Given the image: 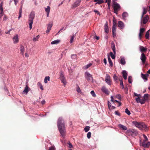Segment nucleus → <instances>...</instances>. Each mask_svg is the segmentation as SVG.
<instances>
[{
  "label": "nucleus",
  "instance_id": "63",
  "mask_svg": "<svg viewBox=\"0 0 150 150\" xmlns=\"http://www.w3.org/2000/svg\"><path fill=\"white\" fill-rule=\"evenodd\" d=\"M22 13V9L20 8L19 11V13L21 14Z\"/></svg>",
  "mask_w": 150,
  "mask_h": 150
},
{
  "label": "nucleus",
  "instance_id": "43",
  "mask_svg": "<svg viewBox=\"0 0 150 150\" xmlns=\"http://www.w3.org/2000/svg\"><path fill=\"white\" fill-rule=\"evenodd\" d=\"M115 98L118 99L119 100H121V96L120 94H117Z\"/></svg>",
  "mask_w": 150,
  "mask_h": 150
},
{
  "label": "nucleus",
  "instance_id": "15",
  "mask_svg": "<svg viewBox=\"0 0 150 150\" xmlns=\"http://www.w3.org/2000/svg\"><path fill=\"white\" fill-rule=\"evenodd\" d=\"M118 26L121 29H123L124 28V23L121 21H119L118 22Z\"/></svg>",
  "mask_w": 150,
  "mask_h": 150
},
{
  "label": "nucleus",
  "instance_id": "44",
  "mask_svg": "<svg viewBox=\"0 0 150 150\" xmlns=\"http://www.w3.org/2000/svg\"><path fill=\"white\" fill-rule=\"evenodd\" d=\"M125 112L126 113L129 115H130L131 114L130 111L128 110L127 108H126L125 109Z\"/></svg>",
  "mask_w": 150,
  "mask_h": 150
},
{
  "label": "nucleus",
  "instance_id": "55",
  "mask_svg": "<svg viewBox=\"0 0 150 150\" xmlns=\"http://www.w3.org/2000/svg\"><path fill=\"white\" fill-rule=\"evenodd\" d=\"M77 92L79 93H81V90L80 89V88L78 87L77 88Z\"/></svg>",
  "mask_w": 150,
  "mask_h": 150
},
{
  "label": "nucleus",
  "instance_id": "51",
  "mask_svg": "<svg viewBox=\"0 0 150 150\" xmlns=\"http://www.w3.org/2000/svg\"><path fill=\"white\" fill-rule=\"evenodd\" d=\"M55 149L54 146H52L50 147L49 150H55Z\"/></svg>",
  "mask_w": 150,
  "mask_h": 150
},
{
  "label": "nucleus",
  "instance_id": "64",
  "mask_svg": "<svg viewBox=\"0 0 150 150\" xmlns=\"http://www.w3.org/2000/svg\"><path fill=\"white\" fill-rule=\"evenodd\" d=\"M108 3V6H110V2H107Z\"/></svg>",
  "mask_w": 150,
  "mask_h": 150
},
{
  "label": "nucleus",
  "instance_id": "54",
  "mask_svg": "<svg viewBox=\"0 0 150 150\" xmlns=\"http://www.w3.org/2000/svg\"><path fill=\"white\" fill-rule=\"evenodd\" d=\"M33 24V22H30V23H29V26H30L29 27H30V30H31L32 28Z\"/></svg>",
  "mask_w": 150,
  "mask_h": 150
},
{
  "label": "nucleus",
  "instance_id": "37",
  "mask_svg": "<svg viewBox=\"0 0 150 150\" xmlns=\"http://www.w3.org/2000/svg\"><path fill=\"white\" fill-rule=\"evenodd\" d=\"M111 101L113 102V103H114L115 102H116L117 103H118L120 102L116 100H114L113 96H111Z\"/></svg>",
  "mask_w": 150,
  "mask_h": 150
},
{
  "label": "nucleus",
  "instance_id": "26",
  "mask_svg": "<svg viewBox=\"0 0 150 150\" xmlns=\"http://www.w3.org/2000/svg\"><path fill=\"white\" fill-rule=\"evenodd\" d=\"M20 49V50L21 53H22V55H23L25 52L24 47L23 46L21 45V46Z\"/></svg>",
  "mask_w": 150,
  "mask_h": 150
},
{
  "label": "nucleus",
  "instance_id": "10",
  "mask_svg": "<svg viewBox=\"0 0 150 150\" xmlns=\"http://www.w3.org/2000/svg\"><path fill=\"white\" fill-rule=\"evenodd\" d=\"M35 14L34 12L33 11L31 12L29 17V21L33 22V21L35 18Z\"/></svg>",
  "mask_w": 150,
  "mask_h": 150
},
{
  "label": "nucleus",
  "instance_id": "56",
  "mask_svg": "<svg viewBox=\"0 0 150 150\" xmlns=\"http://www.w3.org/2000/svg\"><path fill=\"white\" fill-rule=\"evenodd\" d=\"M71 57L72 58L75 59L76 57V55L74 54H72Z\"/></svg>",
  "mask_w": 150,
  "mask_h": 150
},
{
  "label": "nucleus",
  "instance_id": "33",
  "mask_svg": "<svg viewBox=\"0 0 150 150\" xmlns=\"http://www.w3.org/2000/svg\"><path fill=\"white\" fill-rule=\"evenodd\" d=\"M108 61L109 63L110 66L111 67H112L113 66L112 62V60H111V59L110 57L109 56H108Z\"/></svg>",
  "mask_w": 150,
  "mask_h": 150
},
{
  "label": "nucleus",
  "instance_id": "46",
  "mask_svg": "<svg viewBox=\"0 0 150 150\" xmlns=\"http://www.w3.org/2000/svg\"><path fill=\"white\" fill-rule=\"evenodd\" d=\"M92 64L91 63H90L89 64H87V65H86L85 67V69H87L89 67H90L91 66V65H92Z\"/></svg>",
  "mask_w": 150,
  "mask_h": 150
},
{
  "label": "nucleus",
  "instance_id": "6",
  "mask_svg": "<svg viewBox=\"0 0 150 150\" xmlns=\"http://www.w3.org/2000/svg\"><path fill=\"white\" fill-rule=\"evenodd\" d=\"M143 137L144 138V140L143 142L142 143V146L144 147L147 148L149 147L150 145V142H147L146 144H145V143L148 140V138L144 134L143 135Z\"/></svg>",
  "mask_w": 150,
  "mask_h": 150
},
{
  "label": "nucleus",
  "instance_id": "52",
  "mask_svg": "<svg viewBox=\"0 0 150 150\" xmlns=\"http://www.w3.org/2000/svg\"><path fill=\"white\" fill-rule=\"evenodd\" d=\"M68 147L70 148H73V146H72V144H71V143H70V142H69L68 143Z\"/></svg>",
  "mask_w": 150,
  "mask_h": 150
},
{
  "label": "nucleus",
  "instance_id": "60",
  "mask_svg": "<svg viewBox=\"0 0 150 150\" xmlns=\"http://www.w3.org/2000/svg\"><path fill=\"white\" fill-rule=\"evenodd\" d=\"M115 114L116 115H120V113L119 112H118L117 111H115Z\"/></svg>",
  "mask_w": 150,
  "mask_h": 150
},
{
  "label": "nucleus",
  "instance_id": "61",
  "mask_svg": "<svg viewBox=\"0 0 150 150\" xmlns=\"http://www.w3.org/2000/svg\"><path fill=\"white\" fill-rule=\"evenodd\" d=\"M103 62H104L105 63V65L106 64V63H107V61H106V59L105 58H104L103 59Z\"/></svg>",
  "mask_w": 150,
  "mask_h": 150
},
{
  "label": "nucleus",
  "instance_id": "14",
  "mask_svg": "<svg viewBox=\"0 0 150 150\" xmlns=\"http://www.w3.org/2000/svg\"><path fill=\"white\" fill-rule=\"evenodd\" d=\"M60 79L62 83H63L64 85L66 83V81L65 78L64 77L63 75L61 74L60 76Z\"/></svg>",
  "mask_w": 150,
  "mask_h": 150
},
{
  "label": "nucleus",
  "instance_id": "13",
  "mask_svg": "<svg viewBox=\"0 0 150 150\" xmlns=\"http://www.w3.org/2000/svg\"><path fill=\"white\" fill-rule=\"evenodd\" d=\"M101 90L103 93L105 94H109L110 92L108 90L105 86H103Z\"/></svg>",
  "mask_w": 150,
  "mask_h": 150
},
{
  "label": "nucleus",
  "instance_id": "9",
  "mask_svg": "<svg viewBox=\"0 0 150 150\" xmlns=\"http://www.w3.org/2000/svg\"><path fill=\"white\" fill-rule=\"evenodd\" d=\"M147 58L144 53H142L141 55L140 59L143 64H146V60Z\"/></svg>",
  "mask_w": 150,
  "mask_h": 150
},
{
  "label": "nucleus",
  "instance_id": "39",
  "mask_svg": "<svg viewBox=\"0 0 150 150\" xmlns=\"http://www.w3.org/2000/svg\"><path fill=\"white\" fill-rule=\"evenodd\" d=\"M50 8L49 6L47 7V8H45V11L46 12H50Z\"/></svg>",
  "mask_w": 150,
  "mask_h": 150
},
{
  "label": "nucleus",
  "instance_id": "22",
  "mask_svg": "<svg viewBox=\"0 0 150 150\" xmlns=\"http://www.w3.org/2000/svg\"><path fill=\"white\" fill-rule=\"evenodd\" d=\"M149 19V17L148 15H146L145 17L143 18V23L144 24H145L148 21Z\"/></svg>",
  "mask_w": 150,
  "mask_h": 150
},
{
  "label": "nucleus",
  "instance_id": "38",
  "mask_svg": "<svg viewBox=\"0 0 150 150\" xmlns=\"http://www.w3.org/2000/svg\"><path fill=\"white\" fill-rule=\"evenodd\" d=\"M149 31H150V30H149L146 32V35H145V37L146 39H148L149 38Z\"/></svg>",
  "mask_w": 150,
  "mask_h": 150
},
{
  "label": "nucleus",
  "instance_id": "11",
  "mask_svg": "<svg viewBox=\"0 0 150 150\" xmlns=\"http://www.w3.org/2000/svg\"><path fill=\"white\" fill-rule=\"evenodd\" d=\"M105 81L108 85H111L110 77V76L108 74H106Z\"/></svg>",
  "mask_w": 150,
  "mask_h": 150
},
{
  "label": "nucleus",
  "instance_id": "36",
  "mask_svg": "<svg viewBox=\"0 0 150 150\" xmlns=\"http://www.w3.org/2000/svg\"><path fill=\"white\" fill-rule=\"evenodd\" d=\"M38 86L42 90H43V86H42V84L40 82H39L38 83Z\"/></svg>",
  "mask_w": 150,
  "mask_h": 150
},
{
  "label": "nucleus",
  "instance_id": "29",
  "mask_svg": "<svg viewBox=\"0 0 150 150\" xmlns=\"http://www.w3.org/2000/svg\"><path fill=\"white\" fill-rule=\"evenodd\" d=\"M128 14L127 12H124L122 14V16L123 19L125 20L126 18L128 16Z\"/></svg>",
  "mask_w": 150,
  "mask_h": 150
},
{
  "label": "nucleus",
  "instance_id": "45",
  "mask_svg": "<svg viewBox=\"0 0 150 150\" xmlns=\"http://www.w3.org/2000/svg\"><path fill=\"white\" fill-rule=\"evenodd\" d=\"M110 55L112 59H114L115 58V56L114 55L112 52H111L110 53Z\"/></svg>",
  "mask_w": 150,
  "mask_h": 150
},
{
  "label": "nucleus",
  "instance_id": "5",
  "mask_svg": "<svg viewBox=\"0 0 150 150\" xmlns=\"http://www.w3.org/2000/svg\"><path fill=\"white\" fill-rule=\"evenodd\" d=\"M137 132L135 129H130L127 130L126 132L127 135L129 136H133L135 135Z\"/></svg>",
  "mask_w": 150,
  "mask_h": 150
},
{
  "label": "nucleus",
  "instance_id": "23",
  "mask_svg": "<svg viewBox=\"0 0 150 150\" xmlns=\"http://www.w3.org/2000/svg\"><path fill=\"white\" fill-rule=\"evenodd\" d=\"M30 88L28 87L27 85H26L24 89V90L23 91V92L24 93H26L27 94V93H28L29 91H30Z\"/></svg>",
  "mask_w": 150,
  "mask_h": 150
},
{
  "label": "nucleus",
  "instance_id": "35",
  "mask_svg": "<svg viewBox=\"0 0 150 150\" xmlns=\"http://www.w3.org/2000/svg\"><path fill=\"white\" fill-rule=\"evenodd\" d=\"M50 79V77L49 76H46L44 79V82L45 83H47V80L49 81Z\"/></svg>",
  "mask_w": 150,
  "mask_h": 150
},
{
  "label": "nucleus",
  "instance_id": "4",
  "mask_svg": "<svg viewBox=\"0 0 150 150\" xmlns=\"http://www.w3.org/2000/svg\"><path fill=\"white\" fill-rule=\"evenodd\" d=\"M112 6L113 8L114 12L115 13L117 14L118 11L120 9V6L118 3H115L112 4Z\"/></svg>",
  "mask_w": 150,
  "mask_h": 150
},
{
  "label": "nucleus",
  "instance_id": "47",
  "mask_svg": "<svg viewBox=\"0 0 150 150\" xmlns=\"http://www.w3.org/2000/svg\"><path fill=\"white\" fill-rule=\"evenodd\" d=\"M91 133L90 132H88L87 135V137L88 139H90L91 137Z\"/></svg>",
  "mask_w": 150,
  "mask_h": 150
},
{
  "label": "nucleus",
  "instance_id": "8",
  "mask_svg": "<svg viewBox=\"0 0 150 150\" xmlns=\"http://www.w3.org/2000/svg\"><path fill=\"white\" fill-rule=\"evenodd\" d=\"M85 75V78L88 81H92L93 80V77L92 76V75L88 72H86Z\"/></svg>",
  "mask_w": 150,
  "mask_h": 150
},
{
  "label": "nucleus",
  "instance_id": "31",
  "mask_svg": "<svg viewBox=\"0 0 150 150\" xmlns=\"http://www.w3.org/2000/svg\"><path fill=\"white\" fill-rule=\"evenodd\" d=\"M141 77L144 80H145V81H146L148 80V78L147 77L146 75L145 74H143L142 73H141Z\"/></svg>",
  "mask_w": 150,
  "mask_h": 150
},
{
  "label": "nucleus",
  "instance_id": "50",
  "mask_svg": "<svg viewBox=\"0 0 150 150\" xmlns=\"http://www.w3.org/2000/svg\"><path fill=\"white\" fill-rule=\"evenodd\" d=\"M7 18H8L7 16L6 15H4L3 20L4 21H6L7 20Z\"/></svg>",
  "mask_w": 150,
  "mask_h": 150
},
{
  "label": "nucleus",
  "instance_id": "34",
  "mask_svg": "<svg viewBox=\"0 0 150 150\" xmlns=\"http://www.w3.org/2000/svg\"><path fill=\"white\" fill-rule=\"evenodd\" d=\"M126 62L125 58L124 57L122 58L120 60V63L122 65H125Z\"/></svg>",
  "mask_w": 150,
  "mask_h": 150
},
{
  "label": "nucleus",
  "instance_id": "12",
  "mask_svg": "<svg viewBox=\"0 0 150 150\" xmlns=\"http://www.w3.org/2000/svg\"><path fill=\"white\" fill-rule=\"evenodd\" d=\"M145 31L144 28H141L140 29V32L139 34V37L140 39L142 37L143 33Z\"/></svg>",
  "mask_w": 150,
  "mask_h": 150
},
{
  "label": "nucleus",
  "instance_id": "58",
  "mask_svg": "<svg viewBox=\"0 0 150 150\" xmlns=\"http://www.w3.org/2000/svg\"><path fill=\"white\" fill-rule=\"evenodd\" d=\"M74 40V35H73V36L71 37V40L70 41V42L71 43H72L73 42Z\"/></svg>",
  "mask_w": 150,
  "mask_h": 150
},
{
  "label": "nucleus",
  "instance_id": "59",
  "mask_svg": "<svg viewBox=\"0 0 150 150\" xmlns=\"http://www.w3.org/2000/svg\"><path fill=\"white\" fill-rule=\"evenodd\" d=\"M15 3V4L16 5L18 2V0H13Z\"/></svg>",
  "mask_w": 150,
  "mask_h": 150
},
{
  "label": "nucleus",
  "instance_id": "19",
  "mask_svg": "<svg viewBox=\"0 0 150 150\" xmlns=\"http://www.w3.org/2000/svg\"><path fill=\"white\" fill-rule=\"evenodd\" d=\"M123 77L125 79H126L127 78V73L126 71L123 70L122 72Z\"/></svg>",
  "mask_w": 150,
  "mask_h": 150
},
{
  "label": "nucleus",
  "instance_id": "40",
  "mask_svg": "<svg viewBox=\"0 0 150 150\" xmlns=\"http://www.w3.org/2000/svg\"><path fill=\"white\" fill-rule=\"evenodd\" d=\"M39 37L40 36L39 35H38L35 37L33 38V40L34 42L36 41L39 39Z\"/></svg>",
  "mask_w": 150,
  "mask_h": 150
},
{
  "label": "nucleus",
  "instance_id": "24",
  "mask_svg": "<svg viewBox=\"0 0 150 150\" xmlns=\"http://www.w3.org/2000/svg\"><path fill=\"white\" fill-rule=\"evenodd\" d=\"M139 49L141 52H146L147 49L146 48H144L143 46H141L139 47Z\"/></svg>",
  "mask_w": 150,
  "mask_h": 150
},
{
  "label": "nucleus",
  "instance_id": "2",
  "mask_svg": "<svg viewBox=\"0 0 150 150\" xmlns=\"http://www.w3.org/2000/svg\"><path fill=\"white\" fill-rule=\"evenodd\" d=\"M64 121L61 117H59L57 121V126L60 134L62 137H64L66 131L65 126L63 123Z\"/></svg>",
  "mask_w": 150,
  "mask_h": 150
},
{
  "label": "nucleus",
  "instance_id": "27",
  "mask_svg": "<svg viewBox=\"0 0 150 150\" xmlns=\"http://www.w3.org/2000/svg\"><path fill=\"white\" fill-rule=\"evenodd\" d=\"M104 29L105 32L107 33H108L109 29L107 23H106L105 25Z\"/></svg>",
  "mask_w": 150,
  "mask_h": 150
},
{
  "label": "nucleus",
  "instance_id": "42",
  "mask_svg": "<svg viewBox=\"0 0 150 150\" xmlns=\"http://www.w3.org/2000/svg\"><path fill=\"white\" fill-rule=\"evenodd\" d=\"M90 128V127L89 126H86V127L84 129L85 131L86 132H88Z\"/></svg>",
  "mask_w": 150,
  "mask_h": 150
},
{
  "label": "nucleus",
  "instance_id": "28",
  "mask_svg": "<svg viewBox=\"0 0 150 150\" xmlns=\"http://www.w3.org/2000/svg\"><path fill=\"white\" fill-rule=\"evenodd\" d=\"M52 26V24H49L48 25L47 28V29L46 31V32L47 33H48L50 31Z\"/></svg>",
  "mask_w": 150,
  "mask_h": 150
},
{
  "label": "nucleus",
  "instance_id": "7",
  "mask_svg": "<svg viewBox=\"0 0 150 150\" xmlns=\"http://www.w3.org/2000/svg\"><path fill=\"white\" fill-rule=\"evenodd\" d=\"M113 26L112 27V35L113 37H115L116 36V21L113 20Z\"/></svg>",
  "mask_w": 150,
  "mask_h": 150
},
{
  "label": "nucleus",
  "instance_id": "1",
  "mask_svg": "<svg viewBox=\"0 0 150 150\" xmlns=\"http://www.w3.org/2000/svg\"><path fill=\"white\" fill-rule=\"evenodd\" d=\"M148 95L144 94L143 96H142L141 94H134L133 96L137 103L143 104L145 103L146 100L148 99Z\"/></svg>",
  "mask_w": 150,
  "mask_h": 150
},
{
  "label": "nucleus",
  "instance_id": "3",
  "mask_svg": "<svg viewBox=\"0 0 150 150\" xmlns=\"http://www.w3.org/2000/svg\"><path fill=\"white\" fill-rule=\"evenodd\" d=\"M133 123L135 126L138 127L140 130H147L148 127L144 123L138 122H133Z\"/></svg>",
  "mask_w": 150,
  "mask_h": 150
},
{
  "label": "nucleus",
  "instance_id": "49",
  "mask_svg": "<svg viewBox=\"0 0 150 150\" xmlns=\"http://www.w3.org/2000/svg\"><path fill=\"white\" fill-rule=\"evenodd\" d=\"M120 85L122 86V88H124V86H123V81H122V79H121L120 80Z\"/></svg>",
  "mask_w": 150,
  "mask_h": 150
},
{
  "label": "nucleus",
  "instance_id": "32",
  "mask_svg": "<svg viewBox=\"0 0 150 150\" xmlns=\"http://www.w3.org/2000/svg\"><path fill=\"white\" fill-rule=\"evenodd\" d=\"M60 42V40H57L53 41L51 42V44L52 45L57 44H58Z\"/></svg>",
  "mask_w": 150,
  "mask_h": 150
},
{
  "label": "nucleus",
  "instance_id": "41",
  "mask_svg": "<svg viewBox=\"0 0 150 150\" xmlns=\"http://www.w3.org/2000/svg\"><path fill=\"white\" fill-rule=\"evenodd\" d=\"M128 82L130 83H131L132 82V77L131 76H129L128 79Z\"/></svg>",
  "mask_w": 150,
  "mask_h": 150
},
{
  "label": "nucleus",
  "instance_id": "53",
  "mask_svg": "<svg viewBox=\"0 0 150 150\" xmlns=\"http://www.w3.org/2000/svg\"><path fill=\"white\" fill-rule=\"evenodd\" d=\"M93 11L95 13H97L99 15V16L100 15V13L98 11L95 10Z\"/></svg>",
  "mask_w": 150,
  "mask_h": 150
},
{
  "label": "nucleus",
  "instance_id": "48",
  "mask_svg": "<svg viewBox=\"0 0 150 150\" xmlns=\"http://www.w3.org/2000/svg\"><path fill=\"white\" fill-rule=\"evenodd\" d=\"M104 2V1L102 0H99L96 3V4H101L103 3Z\"/></svg>",
  "mask_w": 150,
  "mask_h": 150
},
{
  "label": "nucleus",
  "instance_id": "18",
  "mask_svg": "<svg viewBox=\"0 0 150 150\" xmlns=\"http://www.w3.org/2000/svg\"><path fill=\"white\" fill-rule=\"evenodd\" d=\"M13 41L14 43H16L18 42V35H16L13 38Z\"/></svg>",
  "mask_w": 150,
  "mask_h": 150
},
{
  "label": "nucleus",
  "instance_id": "17",
  "mask_svg": "<svg viewBox=\"0 0 150 150\" xmlns=\"http://www.w3.org/2000/svg\"><path fill=\"white\" fill-rule=\"evenodd\" d=\"M81 1V0H77L73 5V7L75 8L79 6Z\"/></svg>",
  "mask_w": 150,
  "mask_h": 150
},
{
  "label": "nucleus",
  "instance_id": "30",
  "mask_svg": "<svg viewBox=\"0 0 150 150\" xmlns=\"http://www.w3.org/2000/svg\"><path fill=\"white\" fill-rule=\"evenodd\" d=\"M143 11L142 14V17H141L142 18H143L144 15V14H146L147 12V8H146L145 7H143Z\"/></svg>",
  "mask_w": 150,
  "mask_h": 150
},
{
  "label": "nucleus",
  "instance_id": "20",
  "mask_svg": "<svg viewBox=\"0 0 150 150\" xmlns=\"http://www.w3.org/2000/svg\"><path fill=\"white\" fill-rule=\"evenodd\" d=\"M108 108L110 110H112L113 109H114L115 108V107L113 106H112L111 103L109 102V101L108 100Z\"/></svg>",
  "mask_w": 150,
  "mask_h": 150
},
{
  "label": "nucleus",
  "instance_id": "21",
  "mask_svg": "<svg viewBox=\"0 0 150 150\" xmlns=\"http://www.w3.org/2000/svg\"><path fill=\"white\" fill-rule=\"evenodd\" d=\"M3 3H1L0 4V11H1V12L0 13V15H1V16H3L4 15V10L3 8Z\"/></svg>",
  "mask_w": 150,
  "mask_h": 150
},
{
  "label": "nucleus",
  "instance_id": "62",
  "mask_svg": "<svg viewBox=\"0 0 150 150\" xmlns=\"http://www.w3.org/2000/svg\"><path fill=\"white\" fill-rule=\"evenodd\" d=\"M45 101L44 100H42V101H41V103L43 105L45 103Z\"/></svg>",
  "mask_w": 150,
  "mask_h": 150
},
{
  "label": "nucleus",
  "instance_id": "16",
  "mask_svg": "<svg viewBox=\"0 0 150 150\" xmlns=\"http://www.w3.org/2000/svg\"><path fill=\"white\" fill-rule=\"evenodd\" d=\"M111 47L112 49V50H113L114 54H116L115 47V43L113 41L112 42L111 44Z\"/></svg>",
  "mask_w": 150,
  "mask_h": 150
},
{
  "label": "nucleus",
  "instance_id": "25",
  "mask_svg": "<svg viewBox=\"0 0 150 150\" xmlns=\"http://www.w3.org/2000/svg\"><path fill=\"white\" fill-rule=\"evenodd\" d=\"M118 126L120 128L123 130H125L127 129V127L125 126L122 125L120 124L118 125Z\"/></svg>",
  "mask_w": 150,
  "mask_h": 150
},
{
  "label": "nucleus",
  "instance_id": "57",
  "mask_svg": "<svg viewBox=\"0 0 150 150\" xmlns=\"http://www.w3.org/2000/svg\"><path fill=\"white\" fill-rule=\"evenodd\" d=\"M113 78L114 80H117V77L115 75H114L113 76Z\"/></svg>",
  "mask_w": 150,
  "mask_h": 150
}]
</instances>
